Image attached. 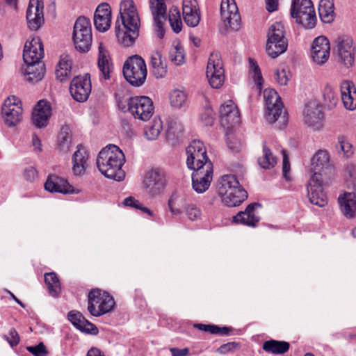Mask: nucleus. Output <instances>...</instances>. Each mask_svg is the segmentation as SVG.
Here are the masks:
<instances>
[{
	"label": "nucleus",
	"instance_id": "1",
	"mask_svg": "<svg viewBox=\"0 0 356 356\" xmlns=\"http://www.w3.org/2000/svg\"><path fill=\"white\" fill-rule=\"evenodd\" d=\"M311 170L313 175L307 184V195L309 202L318 207L327 204V195L323 185L327 183L334 173V167L327 150L319 149L311 161Z\"/></svg>",
	"mask_w": 356,
	"mask_h": 356
},
{
	"label": "nucleus",
	"instance_id": "2",
	"mask_svg": "<svg viewBox=\"0 0 356 356\" xmlns=\"http://www.w3.org/2000/svg\"><path fill=\"white\" fill-rule=\"evenodd\" d=\"M140 18L133 0H122L120 17L115 24L118 41L126 47L132 46L139 36Z\"/></svg>",
	"mask_w": 356,
	"mask_h": 356
},
{
	"label": "nucleus",
	"instance_id": "3",
	"mask_svg": "<svg viewBox=\"0 0 356 356\" xmlns=\"http://www.w3.org/2000/svg\"><path fill=\"white\" fill-rule=\"evenodd\" d=\"M124 162L123 152L118 146L110 144L99 152L96 163L99 172L106 177L120 181L125 177L122 170Z\"/></svg>",
	"mask_w": 356,
	"mask_h": 356
},
{
	"label": "nucleus",
	"instance_id": "4",
	"mask_svg": "<svg viewBox=\"0 0 356 356\" xmlns=\"http://www.w3.org/2000/svg\"><path fill=\"white\" fill-rule=\"evenodd\" d=\"M241 123L239 108L235 102L229 99L224 103V129H225L226 144L228 149L236 154L241 150V143L237 136Z\"/></svg>",
	"mask_w": 356,
	"mask_h": 356
},
{
	"label": "nucleus",
	"instance_id": "5",
	"mask_svg": "<svg viewBox=\"0 0 356 356\" xmlns=\"http://www.w3.org/2000/svg\"><path fill=\"white\" fill-rule=\"evenodd\" d=\"M118 108L122 112H130L137 119L149 120L154 113V106L152 99L146 96H136L133 97H119L116 99Z\"/></svg>",
	"mask_w": 356,
	"mask_h": 356
},
{
	"label": "nucleus",
	"instance_id": "6",
	"mask_svg": "<svg viewBox=\"0 0 356 356\" xmlns=\"http://www.w3.org/2000/svg\"><path fill=\"white\" fill-rule=\"evenodd\" d=\"M288 40L285 37V29L280 22L273 23L267 33L266 52L273 58L286 51Z\"/></svg>",
	"mask_w": 356,
	"mask_h": 356
},
{
	"label": "nucleus",
	"instance_id": "7",
	"mask_svg": "<svg viewBox=\"0 0 356 356\" xmlns=\"http://www.w3.org/2000/svg\"><path fill=\"white\" fill-rule=\"evenodd\" d=\"M122 72L125 79L136 87L145 83L147 74L145 62L138 55L131 56L126 60Z\"/></svg>",
	"mask_w": 356,
	"mask_h": 356
},
{
	"label": "nucleus",
	"instance_id": "8",
	"mask_svg": "<svg viewBox=\"0 0 356 356\" xmlns=\"http://www.w3.org/2000/svg\"><path fill=\"white\" fill-rule=\"evenodd\" d=\"M115 301L107 292L92 289L88 294V310L94 316H100L112 310Z\"/></svg>",
	"mask_w": 356,
	"mask_h": 356
},
{
	"label": "nucleus",
	"instance_id": "9",
	"mask_svg": "<svg viewBox=\"0 0 356 356\" xmlns=\"http://www.w3.org/2000/svg\"><path fill=\"white\" fill-rule=\"evenodd\" d=\"M92 41V28L90 20L79 17L74 26L73 42L76 49L80 52L90 50Z\"/></svg>",
	"mask_w": 356,
	"mask_h": 356
},
{
	"label": "nucleus",
	"instance_id": "10",
	"mask_svg": "<svg viewBox=\"0 0 356 356\" xmlns=\"http://www.w3.org/2000/svg\"><path fill=\"white\" fill-rule=\"evenodd\" d=\"M224 203L229 207L240 205L248 197V193L234 175H224Z\"/></svg>",
	"mask_w": 356,
	"mask_h": 356
},
{
	"label": "nucleus",
	"instance_id": "11",
	"mask_svg": "<svg viewBox=\"0 0 356 356\" xmlns=\"http://www.w3.org/2000/svg\"><path fill=\"white\" fill-rule=\"evenodd\" d=\"M186 165L190 170L204 168L206 164H213L209 159L204 143L199 140H193L186 148Z\"/></svg>",
	"mask_w": 356,
	"mask_h": 356
},
{
	"label": "nucleus",
	"instance_id": "12",
	"mask_svg": "<svg viewBox=\"0 0 356 356\" xmlns=\"http://www.w3.org/2000/svg\"><path fill=\"white\" fill-rule=\"evenodd\" d=\"M264 98L266 103V120L272 124L275 122L279 118H281L282 124H285L286 118L285 115L281 116L283 105L277 91L273 88L265 89Z\"/></svg>",
	"mask_w": 356,
	"mask_h": 356
},
{
	"label": "nucleus",
	"instance_id": "13",
	"mask_svg": "<svg viewBox=\"0 0 356 356\" xmlns=\"http://www.w3.org/2000/svg\"><path fill=\"white\" fill-rule=\"evenodd\" d=\"M290 12L296 22L303 27L310 29L315 26L316 16L311 0H302L300 4L291 6Z\"/></svg>",
	"mask_w": 356,
	"mask_h": 356
},
{
	"label": "nucleus",
	"instance_id": "14",
	"mask_svg": "<svg viewBox=\"0 0 356 356\" xmlns=\"http://www.w3.org/2000/svg\"><path fill=\"white\" fill-rule=\"evenodd\" d=\"M167 183L164 172L159 169H152L147 172L143 181L146 193L151 197L161 194Z\"/></svg>",
	"mask_w": 356,
	"mask_h": 356
},
{
	"label": "nucleus",
	"instance_id": "15",
	"mask_svg": "<svg viewBox=\"0 0 356 356\" xmlns=\"http://www.w3.org/2000/svg\"><path fill=\"white\" fill-rule=\"evenodd\" d=\"M2 118L5 124L14 127L22 120V107L20 100L15 96L8 97L1 108Z\"/></svg>",
	"mask_w": 356,
	"mask_h": 356
},
{
	"label": "nucleus",
	"instance_id": "16",
	"mask_svg": "<svg viewBox=\"0 0 356 356\" xmlns=\"http://www.w3.org/2000/svg\"><path fill=\"white\" fill-rule=\"evenodd\" d=\"M193 170L192 188L197 193H203L211 185L213 175V164L207 163L204 168L191 169Z\"/></svg>",
	"mask_w": 356,
	"mask_h": 356
},
{
	"label": "nucleus",
	"instance_id": "17",
	"mask_svg": "<svg viewBox=\"0 0 356 356\" xmlns=\"http://www.w3.org/2000/svg\"><path fill=\"white\" fill-rule=\"evenodd\" d=\"M222 60L220 52L211 54L207 67V77L210 86L219 89L222 86Z\"/></svg>",
	"mask_w": 356,
	"mask_h": 356
},
{
	"label": "nucleus",
	"instance_id": "18",
	"mask_svg": "<svg viewBox=\"0 0 356 356\" xmlns=\"http://www.w3.org/2000/svg\"><path fill=\"white\" fill-rule=\"evenodd\" d=\"M70 92L74 100L79 102L86 101L91 92V82L90 75L74 77L70 86Z\"/></svg>",
	"mask_w": 356,
	"mask_h": 356
},
{
	"label": "nucleus",
	"instance_id": "19",
	"mask_svg": "<svg viewBox=\"0 0 356 356\" xmlns=\"http://www.w3.org/2000/svg\"><path fill=\"white\" fill-rule=\"evenodd\" d=\"M330 54V45L328 39L319 36L314 39L312 46L311 57L313 62L318 65L325 64Z\"/></svg>",
	"mask_w": 356,
	"mask_h": 356
},
{
	"label": "nucleus",
	"instance_id": "20",
	"mask_svg": "<svg viewBox=\"0 0 356 356\" xmlns=\"http://www.w3.org/2000/svg\"><path fill=\"white\" fill-rule=\"evenodd\" d=\"M43 8L42 0H30L26 17L31 30L37 31L44 23Z\"/></svg>",
	"mask_w": 356,
	"mask_h": 356
},
{
	"label": "nucleus",
	"instance_id": "21",
	"mask_svg": "<svg viewBox=\"0 0 356 356\" xmlns=\"http://www.w3.org/2000/svg\"><path fill=\"white\" fill-rule=\"evenodd\" d=\"M323 113L321 106L316 101H310L303 111V121L309 127L318 129L322 126Z\"/></svg>",
	"mask_w": 356,
	"mask_h": 356
},
{
	"label": "nucleus",
	"instance_id": "22",
	"mask_svg": "<svg viewBox=\"0 0 356 356\" xmlns=\"http://www.w3.org/2000/svg\"><path fill=\"white\" fill-rule=\"evenodd\" d=\"M336 42L337 54L341 61L347 67L353 66L355 60V48L353 46V40L343 35L339 37Z\"/></svg>",
	"mask_w": 356,
	"mask_h": 356
},
{
	"label": "nucleus",
	"instance_id": "23",
	"mask_svg": "<svg viewBox=\"0 0 356 356\" xmlns=\"http://www.w3.org/2000/svg\"><path fill=\"white\" fill-rule=\"evenodd\" d=\"M43 56V44L39 37L36 36L31 41H26L23 53V59L26 64L42 62L40 60Z\"/></svg>",
	"mask_w": 356,
	"mask_h": 356
},
{
	"label": "nucleus",
	"instance_id": "24",
	"mask_svg": "<svg viewBox=\"0 0 356 356\" xmlns=\"http://www.w3.org/2000/svg\"><path fill=\"white\" fill-rule=\"evenodd\" d=\"M149 6L156 26V32L159 38L165 34L163 24L166 20V6L164 0H149Z\"/></svg>",
	"mask_w": 356,
	"mask_h": 356
},
{
	"label": "nucleus",
	"instance_id": "25",
	"mask_svg": "<svg viewBox=\"0 0 356 356\" xmlns=\"http://www.w3.org/2000/svg\"><path fill=\"white\" fill-rule=\"evenodd\" d=\"M227 8L224 9V29L238 31L241 27V15L235 0H226Z\"/></svg>",
	"mask_w": 356,
	"mask_h": 356
},
{
	"label": "nucleus",
	"instance_id": "26",
	"mask_svg": "<svg viewBox=\"0 0 356 356\" xmlns=\"http://www.w3.org/2000/svg\"><path fill=\"white\" fill-rule=\"evenodd\" d=\"M260 207L259 203L250 204L245 211H240L232 217V222L255 227L260 220V217L255 213V209Z\"/></svg>",
	"mask_w": 356,
	"mask_h": 356
},
{
	"label": "nucleus",
	"instance_id": "27",
	"mask_svg": "<svg viewBox=\"0 0 356 356\" xmlns=\"http://www.w3.org/2000/svg\"><path fill=\"white\" fill-rule=\"evenodd\" d=\"M339 210L347 219L356 217V194L353 192H343L337 199Z\"/></svg>",
	"mask_w": 356,
	"mask_h": 356
},
{
	"label": "nucleus",
	"instance_id": "28",
	"mask_svg": "<svg viewBox=\"0 0 356 356\" xmlns=\"http://www.w3.org/2000/svg\"><path fill=\"white\" fill-rule=\"evenodd\" d=\"M111 23V9L106 3L99 4L94 15V24L97 30L101 32L107 31Z\"/></svg>",
	"mask_w": 356,
	"mask_h": 356
},
{
	"label": "nucleus",
	"instance_id": "29",
	"mask_svg": "<svg viewBox=\"0 0 356 356\" xmlns=\"http://www.w3.org/2000/svg\"><path fill=\"white\" fill-rule=\"evenodd\" d=\"M182 13L184 22L191 27L197 26L200 21V10L197 0H183Z\"/></svg>",
	"mask_w": 356,
	"mask_h": 356
},
{
	"label": "nucleus",
	"instance_id": "30",
	"mask_svg": "<svg viewBox=\"0 0 356 356\" xmlns=\"http://www.w3.org/2000/svg\"><path fill=\"white\" fill-rule=\"evenodd\" d=\"M45 190L51 193H60L63 194L77 193L67 181L57 175H49L44 183Z\"/></svg>",
	"mask_w": 356,
	"mask_h": 356
},
{
	"label": "nucleus",
	"instance_id": "31",
	"mask_svg": "<svg viewBox=\"0 0 356 356\" xmlns=\"http://www.w3.org/2000/svg\"><path fill=\"white\" fill-rule=\"evenodd\" d=\"M68 319L82 332L97 335L99 332L97 327L92 323L88 321L81 313L76 311H71L68 314Z\"/></svg>",
	"mask_w": 356,
	"mask_h": 356
},
{
	"label": "nucleus",
	"instance_id": "32",
	"mask_svg": "<svg viewBox=\"0 0 356 356\" xmlns=\"http://www.w3.org/2000/svg\"><path fill=\"white\" fill-rule=\"evenodd\" d=\"M341 97L344 107L353 111L356 108V88L354 84L349 81H344L340 86Z\"/></svg>",
	"mask_w": 356,
	"mask_h": 356
},
{
	"label": "nucleus",
	"instance_id": "33",
	"mask_svg": "<svg viewBox=\"0 0 356 356\" xmlns=\"http://www.w3.org/2000/svg\"><path fill=\"white\" fill-rule=\"evenodd\" d=\"M51 114L50 106L44 100L38 102L32 113L33 124L38 128L47 126Z\"/></svg>",
	"mask_w": 356,
	"mask_h": 356
},
{
	"label": "nucleus",
	"instance_id": "34",
	"mask_svg": "<svg viewBox=\"0 0 356 356\" xmlns=\"http://www.w3.org/2000/svg\"><path fill=\"white\" fill-rule=\"evenodd\" d=\"M98 67L104 79L107 80L111 78L113 67L108 53L102 43L99 45Z\"/></svg>",
	"mask_w": 356,
	"mask_h": 356
},
{
	"label": "nucleus",
	"instance_id": "35",
	"mask_svg": "<svg viewBox=\"0 0 356 356\" xmlns=\"http://www.w3.org/2000/svg\"><path fill=\"white\" fill-rule=\"evenodd\" d=\"M24 73L30 81L38 82L41 81L45 74V66L43 62L26 64Z\"/></svg>",
	"mask_w": 356,
	"mask_h": 356
},
{
	"label": "nucleus",
	"instance_id": "36",
	"mask_svg": "<svg viewBox=\"0 0 356 356\" xmlns=\"http://www.w3.org/2000/svg\"><path fill=\"white\" fill-rule=\"evenodd\" d=\"M150 67L153 74L157 78H163L167 73V65L162 60L161 54L156 51L151 55Z\"/></svg>",
	"mask_w": 356,
	"mask_h": 356
},
{
	"label": "nucleus",
	"instance_id": "37",
	"mask_svg": "<svg viewBox=\"0 0 356 356\" xmlns=\"http://www.w3.org/2000/svg\"><path fill=\"white\" fill-rule=\"evenodd\" d=\"M88 156L83 149L79 148L72 156V170L74 175H81L84 173L87 166Z\"/></svg>",
	"mask_w": 356,
	"mask_h": 356
},
{
	"label": "nucleus",
	"instance_id": "38",
	"mask_svg": "<svg viewBox=\"0 0 356 356\" xmlns=\"http://www.w3.org/2000/svg\"><path fill=\"white\" fill-rule=\"evenodd\" d=\"M318 13L324 23H331L335 17L333 0H321L318 5Z\"/></svg>",
	"mask_w": 356,
	"mask_h": 356
},
{
	"label": "nucleus",
	"instance_id": "39",
	"mask_svg": "<svg viewBox=\"0 0 356 356\" xmlns=\"http://www.w3.org/2000/svg\"><path fill=\"white\" fill-rule=\"evenodd\" d=\"M290 347L289 343L283 341L269 340L263 343V349L273 354H284Z\"/></svg>",
	"mask_w": 356,
	"mask_h": 356
},
{
	"label": "nucleus",
	"instance_id": "40",
	"mask_svg": "<svg viewBox=\"0 0 356 356\" xmlns=\"http://www.w3.org/2000/svg\"><path fill=\"white\" fill-rule=\"evenodd\" d=\"M44 282L49 294L53 297L58 296L61 291V287L57 275L54 272L45 273Z\"/></svg>",
	"mask_w": 356,
	"mask_h": 356
},
{
	"label": "nucleus",
	"instance_id": "41",
	"mask_svg": "<svg viewBox=\"0 0 356 356\" xmlns=\"http://www.w3.org/2000/svg\"><path fill=\"white\" fill-rule=\"evenodd\" d=\"M163 129V122L160 118H155L147 124L144 129L145 135L148 140H156Z\"/></svg>",
	"mask_w": 356,
	"mask_h": 356
},
{
	"label": "nucleus",
	"instance_id": "42",
	"mask_svg": "<svg viewBox=\"0 0 356 356\" xmlns=\"http://www.w3.org/2000/svg\"><path fill=\"white\" fill-rule=\"evenodd\" d=\"M323 102L325 107L332 109L336 107L339 102V97L337 91L331 86H326L323 90Z\"/></svg>",
	"mask_w": 356,
	"mask_h": 356
},
{
	"label": "nucleus",
	"instance_id": "43",
	"mask_svg": "<svg viewBox=\"0 0 356 356\" xmlns=\"http://www.w3.org/2000/svg\"><path fill=\"white\" fill-rule=\"evenodd\" d=\"M249 64L250 71L252 73V76L256 86L255 90L260 95L264 81L260 68L257 62L252 58L249 59Z\"/></svg>",
	"mask_w": 356,
	"mask_h": 356
},
{
	"label": "nucleus",
	"instance_id": "44",
	"mask_svg": "<svg viewBox=\"0 0 356 356\" xmlns=\"http://www.w3.org/2000/svg\"><path fill=\"white\" fill-rule=\"evenodd\" d=\"M336 149L339 153H342L346 158L351 157L354 154V148L350 141L343 136L338 137Z\"/></svg>",
	"mask_w": 356,
	"mask_h": 356
},
{
	"label": "nucleus",
	"instance_id": "45",
	"mask_svg": "<svg viewBox=\"0 0 356 356\" xmlns=\"http://www.w3.org/2000/svg\"><path fill=\"white\" fill-rule=\"evenodd\" d=\"M187 101V94L181 90H174L170 95V103L174 108H180L183 107Z\"/></svg>",
	"mask_w": 356,
	"mask_h": 356
},
{
	"label": "nucleus",
	"instance_id": "46",
	"mask_svg": "<svg viewBox=\"0 0 356 356\" xmlns=\"http://www.w3.org/2000/svg\"><path fill=\"white\" fill-rule=\"evenodd\" d=\"M263 152L264 156L258 160L260 166L265 169L273 168L277 163V160L273 156L270 149L265 144L263 146Z\"/></svg>",
	"mask_w": 356,
	"mask_h": 356
},
{
	"label": "nucleus",
	"instance_id": "47",
	"mask_svg": "<svg viewBox=\"0 0 356 356\" xmlns=\"http://www.w3.org/2000/svg\"><path fill=\"white\" fill-rule=\"evenodd\" d=\"M169 58L171 62L177 65H180L184 63L185 58L184 51L179 43H177L171 48L169 52Z\"/></svg>",
	"mask_w": 356,
	"mask_h": 356
},
{
	"label": "nucleus",
	"instance_id": "48",
	"mask_svg": "<svg viewBox=\"0 0 356 356\" xmlns=\"http://www.w3.org/2000/svg\"><path fill=\"white\" fill-rule=\"evenodd\" d=\"M69 128L62 129L58 136V145L60 151L68 152L71 145V134L69 133Z\"/></svg>",
	"mask_w": 356,
	"mask_h": 356
},
{
	"label": "nucleus",
	"instance_id": "49",
	"mask_svg": "<svg viewBox=\"0 0 356 356\" xmlns=\"http://www.w3.org/2000/svg\"><path fill=\"white\" fill-rule=\"evenodd\" d=\"M168 19L172 30L177 33H179L181 31L182 22L179 11L177 8L170 11Z\"/></svg>",
	"mask_w": 356,
	"mask_h": 356
},
{
	"label": "nucleus",
	"instance_id": "50",
	"mask_svg": "<svg viewBox=\"0 0 356 356\" xmlns=\"http://www.w3.org/2000/svg\"><path fill=\"white\" fill-rule=\"evenodd\" d=\"M123 204L126 207H129L142 211L143 212L148 214L150 216H153V212L146 207H144L142 203L136 200L134 197L129 196L125 198Z\"/></svg>",
	"mask_w": 356,
	"mask_h": 356
},
{
	"label": "nucleus",
	"instance_id": "51",
	"mask_svg": "<svg viewBox=\"0 0 356 356\" xmlns=\"http://www.w3.org/2000/svg\"><path fill=\"white\" fill-rule=\"evenodd\" d=\"M123 204L126 207H129L142 211L143 212L148 214L150 216H153V212L146 207H144L142 203L136 200L134 197L129 196L125 198Z\"/></svg>",
	"mask_w": 356,
	"mask_h": 356
},
{
	"label": "nucleus",
	"instance_id": "52",
	"mask_svg": "<svg viewBox=\"0 0 356 356\" xmlns=\"http://www.w3.org/2000/svg\"><path fill=\"white\" fill-rule=\"evenodd\" d=\"M291 77L289 71L284 69H277L275 72V79L276 82L280 86H286Z\"/></svg>",
	"mask_w": 356,
	"mask_h": 356
},
{
	"label": "nucleus",
	"instance_id": "53",
	"mask_svg": "<svg viewBox=\"0 0 356 356\" xmlns=\"http://www.w3.org/2000/svg\"><path fill=\"white\" fill-rule=\"evenodd\" d=\"M194 327L210 334H222V327L214 325L197 323L194 325Z\"/></svg>",
	"mask_w": 356,
	"mask_h": 356
},
{
	"label": "nucleus",
	"instance_id": "54",
	"mask_svg": "<svg viewBox=\"0 0 356 356\" xmlns=\"http://www.w3.org/2000/svg\"><path fill=\"white\" fill-rule=\"evenodd\" d=\"M26 350L34 356H47L48 352L43 343H40L35 346H27Z\"/></svg>",
	"mask_w": 356,
	"mask_h": 356
},
{
	"label": "nucleus",
	"instance_id": "55",
	"mask_svg": "<svg viewBox=\"0 0 356 356\" xmlns=\"http://www.w3.org/2000/svg\"><path fill=\"white\" fill-rule=\"evenodd\" d=\"M201 120L206 126H211L214 122L213 111L207 108L201 114Z\"/></svg>",
	"mask_w": 356,
	"mask_h": 356
},
{
	"label": "nucleus",
	"instance_id": "56",
	"mask_svg": "<svg viewBox=\"0 0 356 356\" xmlns=\"http://www.w3.org/2000/svg\"><path fill=\"white\" fill-rule=\"evenodd\" d=\"M3 337L12 347L17 346L19 342V336L14 328L10 330L9 337L4 335Z\"/></svg>",
	"mask_w": 356,
	"mask_h": 356
},
{
	"label": "nucleus",
	"instance_id": "57",
	"mask_svg": "<svg viewBox=\"0 0 356 356\" xmlns=\"http://www.w3.org/2000/svg\"><path fill=\"white\" fill-rule=\"evenodd\" d=\"M182 131L183 129L181 124H177L176 122H171L169 129L167 131L168 137H178L179 134H181Z\"/></svg>",
	"mask_w": 356,
	"mask_h": 356
},
{
	"label": "nucleus",
	"instance_id": "58",
	"mask_svg": "<svg viewBox=\"0 0 356 356\" xmlns=\"http://www.w3.org/2000/svg\"><path fill=\"white\" fill-rule=\"evenodd\" d=\"M186 214L191 220H195L200 217L201 211L195 205H188L186 209Z\"/></svg>",
	"mask_w": 356,
	"mask_h": 356
},
{
	"label": "nucleus",
	"instance_id": "59",
	"mask_svg": "<svg viewBox=\"0 0 356 356\" xmlns=\"http://www.w3.org/2000/svg\"><path fill=\"white\" fill-rule=\"evenodd\" d=\"M56 78L60 81H65L71 75V71L67 70V68H63L59 65H57L55 72Z\"/></svg>",
	"mask_w": 356,
	"mask_h": 356
},
{
	"label": "nucleus",
	"instance_id": "60",
	"mask_svg": "<svg viewBox=\"0 0 356 356\" xmlns=\"http://www.w3.org/2000/svg\"><path fill=\"white\" fill-rule=\"evenodd\" d=\"M282 152H283V162H282L283 176L284 177V178L286 180H289V177L288 174H289V172L290 170V163H289V158L286 154V151L283 150Z\"/></svg>",
	"mask_w": 356,
	"mask_h": 356
},
{
	"label": "nucleus",
	"instance_id": "61",
	"mask_svg": "<svg viewBox=\"0 0 356 356\" xmlns=\"http://www.w3.org/2000/svg\"><path fill=\"white\" fill-rule=\"evenodd\" d=\"M24 177L30 182H33L37 178V171L33 167H29L24 170Z\"/></svg>",
	"mask_w": 356,
	"mask_h": 356
},
{
	"label": "nucleus",
	"instance_id": "62",
	"mask_svg": "<svg viewBox=\"0 0 356 356\" xmlns=\"http://www.w3.org/2000/svg\"><path fill=\"white\" fill-rule=\"evenodd\" d=\"M63 68L72 71V61L68 55L63 54L60 56L58 64Z\"/></svg>",
	"mask_w": 356,
	"mask_h": 356
},
{
	"label": "nucleus",
	"instance_id": "63",
	"mask_svg": "<svg viewBox=\"0 0 356 356\" xmlns=\"http://www.w3.org/2000/svg\"><path fill=\"white\" fill-rule=\"evenodd\" d=\"M241 348V344L238 342L233 341L224 344V354L229 352H234Z\"/></svg>",
	"mask_w": 356,
	"mask_h": 356
},
{
	"label": "nucleus",
	"instance_id": "64",
	"mask_svg": "<svg viewBox=\"0 0 356 356\" xmlns=\"http://www.w3.org/2000/svg\"><path fill=\"white\" fill-rule=\"evenodd\" d=\"M170 351L172 353V356H188L189 354V349L188 348L182 349L170 348Z\"/></svg>",
	"mask_w": 356,
	"mask_h": 356
}]
</instances>
